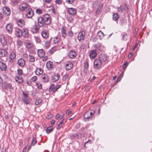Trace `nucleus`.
I'll list each match as a JSON object with an SVG mask.
<instances>
[{
    "label": "nucleus",
    "mask_w": 152,
    "mask_h": 152,
    "mask_svg": "<svg viewBox=\"0 0 152 152\" xmlns=\"http://www.w3.org/2000/svg\"><path fill=\"white\" fill-rule=\"evenodd\" d=\"M18 65L21 67L23 66L25 64V60L23 58L19 59L18 61Z\"/></svg>",
    "instance_id": "obj_22"
},
{
    "label": "nucleus",
    "mask_w": 152,
    "mask_h": 152,
    "mask_svg": "<svg viewBox=\"0 0 152 152\" xmlns=\"http://www.w3.org/2000/svg\"><path fill=\"white\" fill-rule=\"evenodd\" d=\"M128 38V36L127 34H124L122 36V39L124 41H126Z\"/></svg>",
    "instance_id": "obj_44"
},
{
    "label": "nucleus",
    "mask_w": 152,
    "mask_h": 152,
    "mask_svg": "<svg viewBox=\"0 0 152 152\" xmlns=\"http://www.w3.org/2000/svg\"><path fill=\"white\" fill-rule=\"evenodd\" d=\"M52 131V127L50 126L47 128L46 132L48 134L51 132Z\"/></svg>",
    "instance_id": "obj_42"
},
{
    "label": "nucleus",
    "mask_w": 152,
    "mask_h": 152,
    "mask_svg": "<svg viewBox=\"0 0 152 152\" xmlns=\"http://www.w3.org/2000/svg\"><path fill=\"white\" fill-rule=\"evenodd\" d=\"M55 2L56 4H62V1L61 0H56Z\"/></svg>",
    "instance_id": "obj_56"
},
{
    "label": "nucleus",
    "mask_w": 152,
    "mask_h": 152,
    "mask_svg": "<svg viewBox=\"0 0 152 152\" xmlns=\"http://www.w3.org/2000/svg\"><path fill=\"white\" fill-rule=\"evenodd\" d=\"M19 7L20 9L22 11H26L31 8L29 4L26 3H23L21 4Z\"/></svg>",
    "instance_id": "obj_4"
},
{
    "label": "nucleus",
    "mask_w": 152,
    "mask_h": 152,
    "mask_svg": "<svg viewBox=\"0 0 152 152\" xmlns=\"http://www.w3.org/2000/svg\"><path fill=\"white\" fill-rule=\"evenodd\" d=\"M50 45V42L48 41H47L45 43V46L46 47H49Z\"/></svg>",
    "instance_id": "obj_53"
},
{
    "label": "nucleus",
    "mask_w": 152,
    "mask_h": 152,
    "mask_svg": "<svg viewBox=\"0 0 152 152\" xmlns=\"http://www.w3.org/2000/svg\"><path fill=\"white\" fill-rule=\"evenodd\" d=\"M97 53L94 50H93L90 52L89 56L91 58L94 59L97 56Z\"/></svg>",
    "instance_id": "obj_15"
},
{
    "label": "nucleus",
    "mask_w": 152,
    "mask_h": 152,
    "mask_svg": "<svg viewBox=\"0 0 152 152\" xmlns=\"http://www.w3.org/2000/svg\"><path fill=\"white\" fill-rule=\"evenodd\" d=\"M88 111L90 115H91V117L95 113V111L94 110H91Z\"/></svg>",
    "instance_id": "obj_47"
},
{
    "label": "nucleus",
    "mask_w": 152,
    "mask_h": 152,
    "mask_svg": "<svg viewBox=\"0 0 152 152\" xmlns=\"http://www.w3.org/2000/svg\"><path fill=\"white\" fill-rule=\"evenodd\" d=\"M66 28L65 26H63L61 28V32L62 35V37L64 38H65L66 36Z\"/></svg>",
    "instance_id": "obj_29"
},
{
    "label": "nucleus",
    "mask_w": 152,
    "mask_h": 152,
    "mask_svg": "<svg viewBox=\"0 0 152 152\" xmlns=\"http://www.w3.org/2000/svg\"><path fill=\"white\" fill-rule=\"evenodd\" d=\"M84 118L85 119H88L91 117V116L89 115V113L88 111L86 112L84 115Z\"/></svg>",
    "instance_id": "obj_36"
},
{
    "label": "nucleus",
    "mask_w": 152,
    "mask_h": 152,
    "mask_svg": "<svg viewBox=\"0 0 152 152\" xmlns=\"http://www.w3.org/2000/svg\"><path fill=\"white\" fill-rule=\"evenodd\" d=\"M16 53L14 52H12L10 56V61H12L13 59L16 57Z\"/></svg>",
    "instance_id": "obj_32"
},
{
    "label": "nucleus",
    "mask_w": 152,
    "mask_h": 152,
    "mask_svg": "<svg viewBox=\"0 0 152 152\" xmlns=\"http://www.w3.org/2000/svg\"><path fill=\"white\" fill-rule=\"evenodd\" d=\"M15 80L16 82L18 83H21L23 81V78L20 76H18L15 78Z\"/></svg>",
    "instance_id": "obj_30"
},
{
    "label": "nucleus",
    "mask_w": 152,
    "mask_h": 152,
    "mask_svg": "<svg viewBox=\"0 0 152 152\" xmlns=\"http://www.w3.org/2000/svg\"><path fill=\"white\" fill-rule=\"evenodd\" d=\"M129 8L126 4L121 5L120 7H118L117 10L119 12L122 13L124 11H128Z\"/></svg>",
    "instance_id": "obj_3"
},
{
    "label": "nucleus",
    "mask_w": 152,
    "mask_h": 152,
    "mask_svg": "<svg viewBox=\"0 0 152 152\" xmlns=\"http://www.w3.org/2000/svg\"><path fill=\"white\" fill-rule=\"evenodd\" d=\"M28 11L26 15V17L28 18H31L33 15V11L31 8L28 9Z\"/></svg>",
    "instance_id": "obj_10"
},
{
    "label": "nucleus",
    "mask_w": 152,
    "mask_h": 152,
    "mask_svg": "<svg viewBox=\"0 0 152 152\" xmlns=\"http://www.w3.org/2000/svg\"><path fill=\"white\" fill-rule=\"evenodd\" d=\"M23 56L24 58L25 59H27L28 56V55L26 53H24L23 54Z\"/></svg>",
    "instance_id": "obj_61"
},
{
    "label": "nucleus",
    "mask_w": 152,
    "mask_h": 152,
    "mask_svg": "<svg viewBox=\"0 0 152 152\" xmlns=\"http://www.w3.org/2000/svg\"><path fill=\"white\" fill-rule=\"evenodd\" d=\"M60 77L59 74H55L54 75H52L51 76L52 81L54 82L57 81L59 79Z\"/></svg>",
    "instance_id": "obj_8"
},
{
    "label": "nucleus",
    "mask_w": 152,
    "mask_h": 152,
    "mask_svg": "<svg viewBox=\"0 0 152 152\" xmlns=\"http://www.w3.org/2000/svg\"><path fill=\"white\" fill-rule=\"evenodd\" d=\"M127 64H128L127 62V61L125 62L123 66V69L125 68L126 67Z\"/></svg>",
    "instance_id": "obj_59"
},
{
    "label": "nucleus",
    "mask_w": 152,
    "mask_h": 152,
    "mask_svg": "<svg viewBox=\"0 0 152 152\" xmlns=\"http://www.w3.org/2000/svg\"><path fill=\"white\" fill-rule=\"evenodd\" d=\"M68 35L70 37L72 36L73 35V33L71 31H70L68 32Z\"/></svg>",
    "instance_id": "obj_57"
},
{
    "label": "nucleus",
    "mask_w": 152,
    "mask_h": 152,
    "mask_svg": "<svg viewBox=\"0 0 152 152\" xmlns=\"http://www.w3.org/2000/svg\"><path fill=\"white\" fill-rule=\"evenodd\" d=\"M102 44L100 43H97L94 45V47L96 50H100Z\"/></svg>",
    "instance_id": "obj_37"
},
{
    "label": "nucleus",
    "mask_w": 152,
    "mask_h": 152,
    "mask_svg": "<svg viewBox=\"0 0 152 152\" xmlns=\"http://www.w3.org/2000/svg\"><path fill=\"white\" fill-rule=\"evenodd\" d=\"M66 113L68 115V116H71L72 114V111L69 110H68L66 111Z\"/></svg>",
    "instance_id": "obj_48"
},
{
    "label": "nucleus",
    "mask_w": 152,
    "mask_h": 152,
    "mask_svg": "<svg viewBox=\"0 0 152 152\" xmlns=\"http://www.w3.org/2000/svg\"><path fill=\"white\" fill-rule=\"evenodd\" d=\"M29 56L30 57V58L29 60L31 62H34L35 61L34 57L33 56L30 55H29Z\"/></svg>",
    "instance_id": "obj_49"
},
{
    "label": "nucleus",
    "mask_w": 152,
    "mask_h": 152,
    "mask_svg": "<svg viewBox=\"0 0 152 152\" xmlns=\"http://www.w3.org/2000/svg\"><path fill=\"white\" fill-rule=\"evenodd\" d=\"M85 34L84 32H80L78 35V39L80 41L83 40L85 37Z\"/></svg>",
    "instance_id": "obj_14"
},
{
    "label": "nucleus",
    "mask_w": 152,
    "mask_h": 152,
    "mask_svg": "<svg viewBox=\"0 0 152 152\" xmlns=\"http://www.w3.org/2000/svg\"><path fill=\"white\" fill-rule=\"evenodd\" d=\"M64 120V119H63L61 121L59 124L58 125V127H57V128L58 129H60L62 127V124Z\"/></svg>",
    "instance_id": "obj_41"
},
{
    "label": "nucleus",
    "mask_w": 152,
    "mask_h": 152,
    "mask_svg": "<svg viewBox=\"0 0 152 152\" xmlns=\"http://www.w3.org/2000/svg\"><path fill=\"white\" fill-rule=\"evenodd\" d=\"M70 137L72 139H77L79 138L78 135L76 133L71 134Z\"/></svg>",
    "instance_id": "obj_38"
},
{
    "label": "nucleus",
    "mask_w": 152,
    "mask_h": 152,
    "mask_svg": "<svg viewBox=\"0 0 152 152\" xmlns=\"http://www.w3.org/2000/svg\"><path fill=\"white\" fill-rule=\"evenodd\" d=\"M18 74L20 75H21L23 74V71L22 69H18Z\"/></svg>",
    "instance_id": "obj_54"
},
{
    "label": "nucleus",
    "mask_w": 152,
    "mask_h": 152,
    "mask_svg": "<svg viewBox=\"0 0 152 152\" xmlns=\"http://www.w3.org/2000/svg\"><path fill=\"white\" fill-rule=\"evenodd\" d=\"M84 66L85 68L86 69H87L89 65L88 62L87 60H86L84 63Z\"/></svg>",
    "instance_id": "obj_46"
},
{
    "label": "nucleus",
    "mask_w": 152,
    "mask_h": 152,
    "mask_svg": "<svg viewBox=\"0 0 152 152\" xmlns=\"http://www.w3.org/2000/svg\"><path fill=\"white\" fill-rule=\"evenodd\" d=\"M37 77L36 76H34L31 77V82H34L37 80Z\"/></svg>",
    "instance_id": "obj_51"
},
{
    "label": "nucleus",
    "mask_w": 152,
    "mask_h": 152,
    "mask_svg": "<svg viewBox=\"0 0 152 152\" xmlns=\"http://www.w3.org/2000/svg\"><path fill=\"white\" fill-rule=\"evenodd\" d=\"M28 30L26 28H23L22 30V36L24 37H27L28 36Z\"/></svg>",
    "instance_id": "obj_16"
},
{
    "label": "nucleus",
    "mask_w": 152,
    "mask_h": 152,
    "mask_svg": "<svg viewBox=\"0 0 152 152\" xmlns=\"http://www.w3.org/2000/svg\"><path fill=\"white\" fill-rule=\"evenodd\" d=\"M61 86V85H57L56 86H55V92H56L58 89L60 88Z\"/></svg>",
    "instance_id": "obj_52"
},
{
    "label": "nucleus",
    "mask_w": 152,
    "mask_h": 152,
    "mask_svg": "<svg viewBox=\"0 0 152 152\" xmlns=\"http://www.w3.org/2000/svg\"><path fill=\"white\" fill-rule=\"evenodd\" d=\"M28 93L23 91L22 100L23 102L26 104H29L31 103V101L28 99Z\"/></svg>",
    "instance_id": "obj_2"
},
{
    "label": "nucleus",
    "mask_w": 152,
    "mask_h": 152,
    "mask_svg": "<svg viewBox=\"0 0 152 152\" xmlns=\"http://www.w3.org/2000/svg\"><path fill=\"white\" fill-rule=\"evenodd\" d=\"M67 12L70 15H74L76 13V10L73 8H69L67 10Z\"/></svg>",
    "instance_id": "obj_13"
},
{
    "label": "nucleus",
    "mask_w": 152,
    "mask_h": 152,
    "mask_svg": "<svg viewBox=\"0 0 152 152\" xmlns=\"http://www.w3.org/2000/svg\"><path fill=\"white\" fill-rule=\"evenodd\" d=\"M46 66L49 70L52 69L53 67V63L50 61H48L46 63Z\"/></svg>",
    "instance_id": "obj_24"
},
{
    "label": "nucleus",
    "mask_w": 152,
    "mask_h": 152,
    "mask_svg": "<svg viewBox=\"0 0 152 152\" xmlns=\"http://www.w3.org/2000/svg\"><path fill=\"white\" fill-rule=\"evenodd\" d=\"M37 143L36 138L34 137L33 138L32 141L31 142V144L32 146H34Z\"/></svg>",
    "instance_id": "obj_39"
},
{
    "label": "nucleus",
    "mask_w": 152,
    "mask_h": 152,
    "mask_svg": "<svg viewBox=\"0 0 152 152\" xmlns=\"http://www.w3.org/2000/svg\"><path fill=\"white\" fill-rule=\"evenodd\" d=\"M119 18V15L117 13H115L113 15V20L116 21H117Z\"/></svg>",
    "instance_id": "obj_35"
},
{
    "label": "nucleus",
    "mask_w": 152,
    "mask_h": 152,
    "mask_svg": "<svg viewBox=\"0 0 152 152\" xmlns=\"http://www.w3.org/2000/svg\"><path fill=\"white\" fill-rule=\"evenodd\" d=\"M16 36L18 37H22V30L20 28H17L15 31Z\"/></svg>",
    "instance_id": "obj_28"
},
{
    "label": "nucleus",
    "mask_w": 152,
    "mask_h": 152,
    "mask_svg": "<svg viewBox=\"0 0 152 152\" xmlns=\"http://www.w3.org/2000/svg\"><path fill=\"white\" fill-rule=\"evenodd\" d=\"M42 102V100L39 99H37L35 101V103L36 105H39Z\"/></svg>",
    "instance_id": "obj_43"
},
{
    "label": "nucleus",
    "mask_w": 152,
    "mask_h": 152,
    "mask_svg": "<svg viewBox=\"0 0 152 152\" xmlns=\"http://www.w3.org/2000/svg\"><path fill=\"white\" fill-rule=\"evenodd\" d=\"M0 42L3 46L7 44V40L4 35H0Z\"/></svg>",
    "instance_id": "obj_11"
},
{
    "label": "nucleus",
    "mask_w": 152,
    "mask_h": 152,
    "mask_svg": "<svg viewBox=\"0 0 152 152\" xmlns=\"http://www.w3.org/2000/svg\"><path fill=\"white\" fill-rule=\"evenodd\" d=\"M17 44L19 46H21L23 45V43L20 40H18L17 42Z\"/></svg>",
    "instance_id": "obj_58"
},
{
    "label": "nucleus",
    "mask_w": 152,
    "mask_h": 152,
    "mask_svg": "<svg viewBox=\"0 0 152 152\" xmlns=\"http://www.w3.org/2000/svg\"><path fill=\"white\" fill-rule=\"evenodd\" d=\"M52 115L50 113L48 115V116L46 117V118L48 119H49L52 117Z\"/></svg>",
    "instance_id": "obj_62"
},
{
    "label": "nucleus",
    "mask_w": 152,
    "mask_h": 152,
    "mask_svg": "<svg viewBox=\"0 0 152 152\" xmlns=\"http://www.w3.org/2000/svg\"><path fill=\"white\" fill-rule=\"evenodd\" d=\"M94 66L96 68H99L102 65V62L99 59H96L94 62Z\"/></svg>",
    "instance_id": "obj_5"
},
{
    "label": "nucleus",
    "mask_w": 152,
    "mask_h": 152,
    "mask_svg": "<svg viewBox=\"0 0 152 152\" xmlns=\"http://www.w3.org/2000/svg\"><path fill=\"white\" fill-rule=\"evenodd\" d=\"M99 59L103 61H107V56L104 54H100L99 56Z\"/></svg>",
    "instance_id": "obj_20"
},
{
    "label": "nucleus",
    "mask_w": 152,
    "mask_h": 152,
    "mask_svg": "<svg viewBox=\"0 0 152 152\" xmlns=\"http://www.w3.org/2000/svg\"><path fill=\"white\" fill-rule=\"evenodd\" d=\"M58 40L57 38L56 37V39L54 38L53 41H54V43H55V44L57 43L58 42Z\"/></svg>",
    "instance_id": "obj_60"
},
{
    "label": "nucleus",
    "mask_w": 152,
    "mask_h": 152,
    "mask_svg": "<svg viewBox=\"0 0 152 152\" xmlns=\"http://www.w3.org/2000/svg\"><path fill=\"white\" fill-rule=\"evenodd\" d=\"M6 28L8 32L10 33L12 32L13 28L11 24L10 23L7 24L6 26Z\"/></svg>",
    "instance_id": "obj_21"
},
{
    "label": "nucleus",
    "mask_w": 152,
    "mask_h": 152,
    "mask_svg": "<svg viewBox=\"0 0 152 152\" xmlns=\"http://www.w3.org/2000/svg\"><path fill=\"white\" fill-rule=\"evenodd\" d=\"M37 20L39 27H42L45 25H49L51 23L50 15L48 14H45L42 17H39Z\"/></svg>",
    "instance_id": "obj_1"
},
{
    "label": "nucleus",
    "mask_w": 152,
    "mask_h": 152,
    "mask_svg": "<svg viewBox=\"0 0 152 152\" xmlns=\"http://www.w3.org/2000/svg\"><path fill=\"white\" fill-rule=\"evenodd\" d=\"M42 58V61H46L48 58L47 56L43 57Z\"/></svg>",
    "instance_id": "obj_64"
},
{
    "label": "nucleus",
    "mask_w": 152,
    "mask_h": 152,
    "mask_svg": "<svg viewBox=\"0 0 152 152\" xmlns=\"http://www.w3.org/2000/svg\"><path fill=\"white\" fill-rule=\"evenodd\" d=\"M36 12L37 14H40L42 13V11L40 9H37L36 10Z\"/></svg>",
    "instance_id": "obj_55"
},
{
    "label": "nucleus",
    "mask_w": 152,
    "mask_h": 152,
    "mask_svg": "<svg viewBox=\"0 0 152 152\" xmlns=\"http://www.w3.org/2000/svg\"><path fill=\"white\" fill-rule=\"evenodd\" d=\"M2 11L3 13L7 16L10 15L11 13L10 9L7 7H4L2 8Z\"/></svg>",
    "instance_id": "obj_6"
},
{
    "label": "nucleus",
    "mask_w": 152,
    "mask_h": 152,
    "mask_svg": "<svg viewBox=\"0 0 152 152\" xmlns=\"http://www.w3.org/2000/svg\"><path fill=\"white\" fill-rule=\"evenodd\" d=\"M69 78V76L68 75L66 74L64 75L62 77V80L64 81L67 80Z\"/></svg>",
    "instance_id": "obj_45"
},
{
    "label": "nucleus",
    "mask_w": 152,
    "mask_h": 152,
    "mask_svg": "<svg viewBox=\"0 0 152 152\" xmlns=\"http://www.w3.org/2000/svg\"><path fill=\"white\" fill-rule=\"evenodd\" d=\"M34 37L35 40L37 43H40L41 42V39L39 37L35 36Z\"/></svg>",
    "instance_id": "obj_40"
},
{
    "label": "nucleus",
    "mask_w": 152,
    "mask_h": 152,
    "mask_svg": "<svg viewBox=\"0 0 152 152\" xmlns=\"http://www.w3.org/2000/svg\"><path fill=\"white\" fill-rule=\"evenodd\" d=\"M43 72V69L40 68H37L35 71V74L37 75L42 74Z\"/></svg>",
    "instance_id": "obj_33"
},
{
    "label": "nucleus",
    "mask_w": 152,
    "mask_h": 152,
    "mask_svg": "<svg viewBox=\"0 0 152 152\" xmlns=\"http://www.w3.org/2000/svg\"><path fill=\"white\" fill-rule=\"evenodd\" d=\"M103 7V4L101 3H99L97 5V9L96 11V13L98 14L100 12L102 11Z\"/></svg>",
    "instance_id": "obj_12"
},
{
    "label": "nucleus",
    "mask_w": 152,
    "mask_h": 152,
    "mask_svg": "<svg viewBox=\"0 0 152 152\" xmlns=\"http://www.w3.org/2000/svg\"><path fill=\"white\" fill-rule=\"evenodd\" d=\"M41 78L43 81L44 82H47L49 80V78L47 75L43 74L42 75Z\"/></svg>",
    "instance_id": "obj_27"
},
{
    "label": "nucleus",
    "mask_w": 152,
    "mask_h": 152,
    "mask_svg": "<svg viewBox=\"0 0 152 152\" xmlns=\"http://www.w3.org/2000/svg\"><path fill=\"white\" fill-rule=\"evenodd\" d=\"M76 56V53L75 51L73 50H71L69 51V56L71 58H74Z\"/></svg>",
    "instance_id": "obj_19"
},
{
    "label": "nucleus",
    "mask_w": 152,
    "mask_h": 152,
    "mask_svg": "<svg viewBox=\"0 0 152 152\" xmlns=\"http://www.w3.org/2000/svg\"><path fill=\"white\" fill-rule=\"evenodd\" d=\"M11 84L10 83H4L2 86L3 88L4 89H11Z\"/></svg>",
    "instance_id": "obj_25"
},
{
    "label": "nucleus",
    "mask_w": 152,
    "mask_h": 152,
    "mask_svg": "<svg viewBox=\"0 0 152 152\" xmlns=\"http://www.w3.org/2000/svg\"><path fill=\"white\" fill-rule=\"evenodd\" d=\"M36 84L38 85V86H37V88L39 89H41L42 88V85L40 84L39 85H38V83H37Z\"/></svg>",
    "instance_id": "obj_63"
},
{
    "label": "nucleus",
    "mask_w": 152,
    "mask_h": 152,
    "mask_svg": "<svg viewBox=\"0 0 152 152\" xmlns=\"http://www.w3.org/2000/svg\"><path fill=\"white\" fill-rule=\"evenodd\" d=\"M17 23L18 25L21 27H23L25 24L24 20L22 19H19L18 20Z\"/></svg>",
    "instance_id": "obj_26"
},
{
    "label": "nucleus",
    "mask_w": 152,
    "mask_h": 152,
    "mask_svg": "<svg viewBox=\"0 0 152 152\" xmlns=\"http://www.w3.org/2000/svg\"><path fill=\"white\" fill-rule=\"evenodd\" d=\"M41 35L43 38L46 39L49 36L48 31L47 30H44L41 33Z\"/></svg>",
    "instance_id": "obj_9"
},
{
    "label": "nucleus",
    "mask_w": 152,
    "mask_h": 152,
    "mask_svg": "<svg viewBox=\"0 0 152 152\" xmlns=\"http://www.w3.org/2000/svg\"><path fill=\"white\" fill-rule=\"evenodd\" d=\"M7 52L4 49H0V57H6L7 55Z\"/></svg>",
    "instance_id": "obj_18"
},
{
    "label": "nucleus",
    "mask_w": 152,
    "mask_h": 152,
    "mask_svg": "<svg viewBox=\"0 0 152 152\" xmlns=\"http://www.w3.org/2000/svg\"><path fill=\"white\" fill-rule=\"evenodd\" d=\"M55 85L52 84L49 87V92H52L53 93H54L55 92Z\"/></svg>",
    "instance_id": "obj_34"
},
{
    "label": "nucleus",
    "mask_w": 152,
    "mask_h": 152,
    "mask_svg": "<svg viewBox=\"0 0 152 152\" xmlns=\"http://www.w3.org/2000/svg\"><path fill=\"white\" fill-rule=\"evenodd\" d=\"M72 66L73 64L70 62H68L66 65V70H69L72 68Z\"/></svg>",
    "instance_id": "obj_31"
},
{
    "label": "nucleus",
    "mask_w": 152,
    "mask_h": 152,
    "mask_svg": "<svg viewBox=\"0 0 152 152\" xmlns=\"http://www.w3.org/2000/svg\"><path fill=\"white\" fill-rule=\"evenodd\" d=\"M66 2L69 4H73L75 2V0H66Z\"/></svg>",
    "instance_id": "obj_50"
},
{
    "label": "nucleus",
    "mask_w": 152,
    "mask_h": 152,
    "mask_svg": "<svg viewBox=\"0 0 152 152\" xmlns=\"http://www.w3.org/2000/svg\"><path fill=\"white\" fill-rule=\"evenodd\" d=\"M39 28L37 24L33 26L31 28V31L33 34H36L38 33Z\"/></svg>",
    "instance_id": "obj_7"
},
{
    "label": "nucleus",
    "mask_w": 152,
    "mask_h": 152,
    "mask_svg": "<svg viewBox=\"0 0 152 152\" xmlns=\"http://www.w3.org/2000/svg\"><path fill=\"white\" fill-rule=\"evenodd\" d=\"M7 69L6 65L3 62L0 61V69L3 71H5Z\"/></svg>",
    "instance_id": "obj_23"
},
{
    "label": "nucleus",
    "mask_w": 152,
    "mask_h": 152,
    "mask_svg": "<svg viewBox=\"0 0 152 152\" xmlns=\"http://www.w3.org/2000/svg\"><path fill=\"white\" fill-rule=\"evenodd\" d=\"M37 54L39 57H43L45 56V51L42 49L38 50L37 51Z\"/></svg>",
    "instance_id": "obj_17"
}]
</instances>
